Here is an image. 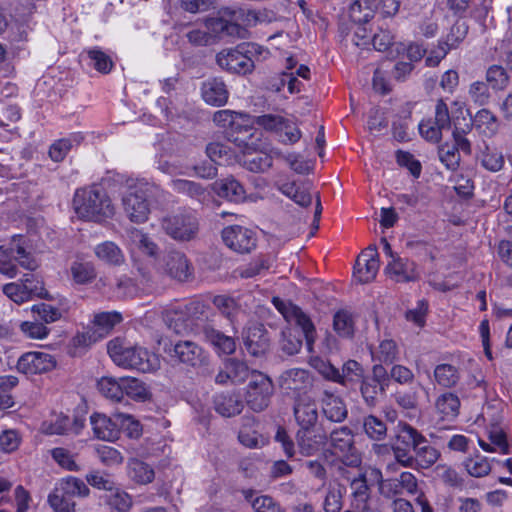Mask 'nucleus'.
Instances as JSON below:
<instances>
[{"mask_svg": "<svg viewBox=\"0 0 512 512\" xmlns=\"http://www.w3.org/2000/svg\"><path fill=\"white\" fill-rule=\"evenodd\" d=\"M231 142L239 150V163L252 172H264L272 165V157L267 152V144L260 139V133L236 136Z\"/></svg>", "mask_w": 512, "mask_h": 512, "instance_id": "7ed1b4c3", "label": "nucleus"}, {"mask_svg": "<svg viewBox=\"0 0 512 512\" xmlns=\"http://www.w3.org/2000/svg\"><path fill=\"white\" fill-rule=\"evenodd\" d=\"M206 154L210 161L218 165H231L239 162V155L228 145L221 142L209 143Z\"/></svg>", "mask_w": 512, "mask_h": 512, "instance_id": "473e14b6", "label": "nucleus"}, {"mask_svg": "<svg viewBox=\"0 0 512 512\" xmlns=\"http://www.w3.org/2000/svg\"><path fill=\"white\" fill-rule=\"evenodd\" d=\"M93 251L96 258L108 266H121L126 261L123 251L113 241L101 242L94 247Z\"/></svg>", "mask_w": 512, "mask_h": 512, "instance_id": "bb28decb", "label": "nucleus"}, {"mask_svg": "<svg viewBox=\"0 0 512 512\" xmlns=\"http://www.w3.org/2000/svg\"><path fill=\"white\" fill-rule=\"evenodd\" d=\"M205 26L210 35V41L213 38H222L225 36L245 38L247 34V30L242 26L224 18H210L206 21Z\"/></svg>", "mask_w": 512, "mask_h": 512, "instance_id": "412c9836", "label": "nucleus"}, {"mask_svg": "<svg viewBox=\"0 0 512 512\" xmlns=\"http://www.w3.org/2000/svg\"><path fill=\"white\" fill-rule=\"evenodd\" d=\"M333 453L350 466H358L361 463L360 454L353 446V435L347 428L335 430L330 436Z\"/></svg>", "mask_w": 512, "mask_h": 512, "instance_id": "9b49d317", "label": "nucleus"}, {"mask_svg": "<svg viewBox=\"0 0 512 512\" xmlns=\"http://www.w3.org/2000/svg\"><path fill=\"white\" fill-rule=\"evenodd\" d=\"M363 428L368 437L374 440H382L387 434L386 424L374 415L364 418Z\"/></svg>", "mask_w": 512, "mask_h": 512, "instance_id": "e2e57ef3", "label": "nucleus"}, {"mask_svg": "<svg viewBox=\"0 0 512 512\" xmlns=\"http://www.w3.org/2000/svg\"><path fill=\"white\" fill-rule=\"evenodd\" d=\"M70 273L74 283L86 285L96 278L95 266L91 262L75 261L71 264Z\"/></svg>", "mask_w": 512, "mask_h": 512, "instance_id": "09e8293b", "label": "nucleus"}, {"mask_svg": "<svg viewBox=\"0 0 512 512\" xmlns=\"http://www.w3.org/2000/svg\"><path fill=\"white\" fill-rule=\"evenodd\" d=\"M73 209L80 219L95 223H103L115 214L110 196L98 185L77 189L73 197Z\"/></svg>", "mask_w": 512, "mask_h": 512, "instance_id": "f257e3e1", "label": "nucleus"}, {"mask_svg": "<svg viewBox=\"0 0 512 512\" xmlns=\"http://www.w3.org/2000/svg\"><path fill=\"white\" fill-rule=\"evenodd\" d=\"M123 396L138 402H145L151 398V392L146 384L137 378L122 377Z\"/></svg>", "mask_w": 512, "mask_h": 512, "instance_id": "79ce46f5", "label": "nucleus"}, {"mask_svg": "<svg viewBox=\"0 0 512 512\" xmlns=\"http://www.w3.org/2000/svg\"><path fill=\"white\" fill-rule=\"evenodd\" d=\"M294 416L303 430L308 431L315 425L318 419L317 406L314 400L307 394L297 397L294 405Z\"/></svg>", "mask_w": 512, "mask_h": 512, "instance_id": "6ab92c4d", "label": "nucleus"}, {"mask_svg": "<svg viewBox=\"0 0 512 512\" xmlns=\"http://www.w3.org/2000/svg\"><path fill=\"white\" fill-rule=\"evenodd\" d=\"M51 456L60 467L67 471L77 472L81 470L75 460V455L65 448L56 447L52 449Z\"/></svg>", "mask_w": 512, "mask_h": 512, "instance_id": "052dcab7", "label": "nucleus"}, {"mask_svg": "<svg viewBox=\"0 0 512 512\" xmlns=\"http://www.w3.org/2000/svg\"><path fill=\"white\" fill-rule=\"evenodd\" d=\"M213 404L215 411L223 417H234L240 414L244 408L240 396L232 392L216 394Z\"/></svg>", "mask_w": 512, "mask_h": 512, "instance_id": "393cba45", "label": "nucleus"}, {"mask_svg": "<svg viewBox=\"0 0 512 512\" xmlns=\"http://www.w3.org/2000/svg\"><path fill=\"white\" fill-rule=\"evenodd\" d=\"M54 490L71 499L73 497L85 498L90 494V489L86 483L74 476H66L60 479L55 484Z\"/></svg>", "mask_w": 512, "mask_h": 512, "instance_id": "2f4dec72", "label": "nucleus"}, {"mask_svg": "<svg viewBox=\"0 0 512 512\" xmlns=\"http://www.w3.org/2000/svg\"><path fill=\"white\" fill-rule=\"evenodd\" d=\"M440 456L439 451L430 445H419L414 450L415 467L427 469L434 465Z\"/></svg>", "mask_w": 512, "mask_h": 512, "instance_id": "603ef678", "label": "nucleus"}, {"mask_svg": "<svg viewBox=\"0 0 512 512\" xmlns=\"http://www.w3.org/2000/svg\"><path fill=\"white\" fill-rule=\"evenodd\" d=\"M84 426V421L80 418L70 419L63 414L53 415L50 419L41 424V431L47 435H63L74 433L78 434Z\"/></svg>", "mask_w": 512, "mask_h": 512, "instance_id": "dca6fc26", "label": "nucleus"}, {"mask_svg": "<svg viewBox=\"0 0 512 512\" xmlns=\"http://www.w3.org/2000/svg\"><path fill=\"white\" fill-rule=\"evenodd\" d=\"M204 337L218 354L230 355L236 350L234 338L227 336L214 328L206 327L204 329Z\"/></svg>", "mask_w": 512, "mask_h": 512, "instance_id": "72a5a7b5", "label": "nucleus"}, {"mask_svg": "<svg viewBox=\"0 0 512 512\" xmlns=\"http://www.w3.org/2000/svg\"><path fill=\"white\" fill-rule=\"evenodd\" d=\"M379 270L378 252L375 246H369L358 257L354 268V276L360 283H368L375 279Z\"/></svg>", "mask_w": 512, "mask_h": 512, "instance_id": "2eb2a0df", "label": "nucleus"}, {"mask_svg": "<svg viewBox=\"0 0 512 512\" xmlns=\"http://www.w3.org/2000/svg\"><path fill=\"white\" fill-rule=\"evenodd\" d=\"M473 125L481 134L489 137L495 135L499 129L497 117L488 109H481L475 114Z\"/></svg>", "mask_w": 512, "mask_h": 512, "instance_id": "37998d69", "label": "nucleus"}, {"mask_svg": "<svg viewBox=\"0 0 512 512\" xmlns=\"http://www.w3.org/2000/svg\"><path fill=\"white\" fill-rule=\"evenodd\" d=\"M311 384L308 371L293 368L285 371L280 377V385L285 390L299 391Z\"/></svg>", "mask_w": 512, "mask_h": 512, "instance_id": "e433bc0d", "label": "nucleus"}, {"mask_svg": "<svg viewBox=\"0 0 512 512\" xmlns=\"http://www.w3.org/2000/svg\"><path fill=\"white\" fill-rule=\"evenodd\" d=\"M254 123L267 131L278 134L282 132L283 125L286 124V118L279 114H264L257 116Z\"/></svg>", "mask_w": 512, "mask_h": 512, "instance_id": "0e129e2a", "label": "nucleus"}, {"mask_svg": "<svg viewBox=\"0 0 512 512\" xmlns=\"http://www.w3.org/2000/svg\"><path fill=\"white\" fill-rule=\"evenodd\" d=\"M344 488L340 484L330 485L323 503L325 512H339L342 509Z\"/></svg>", "mask_w": 512, "mask_h": 512, "instance_id": "4d7b16f0", "label": "nucleus"}, {"mask_svg": "<svg viewBox=\"0 0 512 512\" xmlns=\"http://www.w3.org/2000/svg\"><path fill=\"white\" fill-rule=\"evenodd\" d=\"M397 356V344L391 339L382 340L378 347L372 351L373 359L383 363H393Z\"/></svg>", "mask_w": 512, "mask_h": 512, "instance_id": "5fc2aeb1", "label": "nucleus"}, {"mask_svg": "<svg viewBox=\"0 0 512 512\" xmlns=\"http://www.w3.org/2000/svg\"><path fill=\"white\" fill-rule=\"evenodd\" d=\"M17 383L18 380L15 376L0 377V408L7 409L13 406L14 402L10 391Z\"/></svg>", "mask_w": 512, "mask_h": 512, "instance_id": "338daca9", "label": "nucleus"}, {"mask_svg": "<svg viewBox=\"0 0 512 512\" xmlns=\"http://www.w3.org/2000/svg\"><path fill=\"white\" fill-rule=\"evenodd\" d=\"M253 372L254 371H250L249 367L243 361L230 358L224 362L223 369L217 373L215 382L221 385L229 382L232 384H240L248 378L251 379Z\"/></svg>", "mask_w": 512, "mask_h": 512, "instance_id": "f3484780", "label": "nucleus"}, {"mask_svg": "<svg viewBox=\"0 0 512 512\" xmlns=\"http://www.w3.org/2000/svg\"><path fill=\"white\" fill-rule=\"evenodd\" d=\"M170 187L174 192L186 195L198 201H201L206 194V189L200 183L187 179L173 178L170 181Z\"/></svg>", "mask_w": 512, "mask_h": 512, "instance_id": "c03bdc74", "label": "nucleus"}, {"mask_svg": "<svg viewBox=\"0 0 512 512\" xmlns=\"http://www.w3.org/2000/svg\"><path fill=\"white\" fill-rule=\"evenodd\" d=\"M148 191L149 187L146 183L138 182L129 185L122 197L123 209L134 223H144L148 220L150 214Z\"/></svg>", "mask_w": 512, "mask_h": 512, "instance_id": "39448f33", "label": "nucleus"}, {"mask_svg": "<svg viewBox=\"0 0 512 512\" xmlns=\"http://www.w3.org/2000/svg\"><path fill=\"white\" fill-rule=\"evenodd\" d=\"M130 252L133 259L137 253L155 258L158 255L159 247L147 233L135 229L130 233Z\"/></svg>", "mask_w": 512, "mask_h": 512, "instance_id": "a878e982", "label": "nucleus"}, {"mask_svg": "<svg viewBox=\"0 0 512 512\" xmlns=\"http://www.w3.org/2000/svg\"><path fill=\"white\" fill-rule=\"evenodd\" d=\"M222 238L225 244L239 253H247L255 246L254 233L242 226H229L223 229Z\"/></svg>", "mask_w": 512, "mask_h": 512, "instance_id": "ddd939ff", "label": "nucleus"}, {"mask_svg": "<svg viewBox=\"0 0 512 512\" xmlns=\"http://www.w3.org/2000/svg\"><path fill=\"white\" fill-rule=\"evenodd\" d=\"M172 356L185 365L201 369L204 376H210L213 372L210 368L208 355L194 342L180 341L176 343Z\"/></svg>", "mask_w": 512, "mask_h": 512, "instance_id": "1a4fd4ad", "label": "nucleus"}, {"mask_svg": "<svg viewBox=\"0 0 512 512\" xmlns=\"http://www.w3.org/2000/svg\"><path fill=\"white\" fill-rule=\"evenodd\" d=\"M213 121L217 126L222 128H231L239 132L244 128V131L248 132L249 116L247 114L231 110H219L214 113Z\"/></svg>", "mask_w": 512, "mask_h": 512, "instance_id": "c85d7f7f", "label": "nucleus"}, {"mask_svg": "<svg viewBox=\"0 0 512 512\" xmlns=\"http://www.w3.org/2000/svg\"><path fill=\"white\" fill-rule=\"evenodd\" d=\"M100 393L115 402H120L123 399L122 378L102 377L97 383Z\"/></svg>", "mask_w": 512, "mask_h": 512, "instance_id": "de8ad7c7", "label": "nucleus"}, {"mask_svg": "<svg viewBox=\"0 0 512 512\" xmlns=\"http://www.w3.org/2000/svg\"><path fill=\"white\" fill-rule=\"evenodd\" d=\"M273 391L270 378L260 372H253L245 393L247 405L254 411H263L268 407Z\"/></svg>", "mask_w": 512, "mask_h": 512, "instance_id": "0eeeda50", "label": "nucleus"}, {"mask_svg": "<svg viewBox=\"0 0 512 512\" xmlns=\"http://www.w3.org/2000/svg\"><path fill=\"white\" fill-rule=\"evenodd\" d=\"M464 467L470 476L476 478L484 477L491 471L490 461L480 454L467 458L464 461Z\"/></svg>", "mask_w": 512, "mask_h": 512, "instance_id": "3c124183", "label": "nucleus"}, {"mask_svg": "<svg viewBox=\"0 0 512 512\" xmlns=\"http://www.w3.org/2000/svg\"><path fill=\"white\" fill-rule=\"evenodd\" d=\"M308 434L309 430H303V432L298 433L299 448L301 453L307 456L317 452L326 441V436L324 435L315 436L316 439L313 440Z\"/></svg>", "mask_w": 512, "mask_h": 512, "instance_id": "680f3d73", "label": "nucleus"}, {"mask_svg": "<svg viewBox=\"0 0 512 512\" xmlns=\"http://www.w3.org/2000/svg\"><path fill=\"white\" fill-rule=\"evenodd\" d=\"M162 271L179 282L188 281L193 275V267L183 252L170 251L162 260Z\"/></svg>", "mask_w": 512, "mask_h": 512, "instance_id": "f8f14e48", "label": "nucleus"}, {"mask_svg": "<svg viewBox=\"0 0 512 512\" xmlns=\"http://www.w3.org/2000/svg\"><path fill=\"white\" fill-rule=\"evenodd\" d=\"M273 304L288 323L295 324L301 328L306 340L307 349L309 352H312L313 344L316 339V330L309 316L299 307L292 303H286L279 298H273Z\"/></svg>", "mask_w": 512, "mask_h": 512, "instance_id": "6e6552de", "label": "nucleus"}, {"mask_svg": "<svg viewBox=\"0 0 512 512\" xmlns=\"http://www.w3.org/2000/svg\"><path fill=\"white\" fill-rule=\"evenodd\" d=\"M426 438L414 427L406 422L400 421L396 428L395 443L412 448L426 443Z\"/></svg>", "mask_w": 512, "mask_h": 512, "instance_id": "f704fd0d", "label": "nucleus"}, {"mask_svg": "<svg viewBox=\"0 0 512 512\" xmlns=\"http://www.w3.org/2000/svg\"><path fill=\"white\" fill-rule=\"evenodd\" d=\"M421 35L426 38L434 37L438 32V22L434 10L424 12L417 23Z\"/></svg>", "mask_w": 512, "mask_h": 512, "instance_id": "69168bd1", "label": "nucleus"}, {"mask_svg": "<svg viewBox=\"0 0 512 512\" xmlns=\"http://www.w3.org/2000/svg\"><path fill=\"white\" fill-rule=\"evenodd\" d=\"M374 14V5L370 0H351L348 7L349 18L355 23L368 22Z\"/></svg>", "mask_w": 512, "mask_h": 512, "instance_id": "49530a36", "label": "nucleus"}, {"mask_svg": "<svg viewBox=\"0 0 512 512\" xmlns=\"http://www.w3.org/2000/svg\"><path fill=\"white\" fill-rule=\"evenodd\" d=\"M89 65L101 73H109L113 67L111 58L99 48H93L86 52Z\"/></svg>", "mask_w": 512, "mask_h": 512, "instance_id": "13d9d810", "label": "nucleus"}, {"mask_svg": "<svg viewBox=\"0 0 512 512\" xmlns=\"http://www.w3.org/2000/svg\"><path fill=\"white\" fill-rule=\"evenodd\" d=\"M48 503L54 512H75L76 503L54 489L48 496Z\"/></svg>", "mask_w": 512, "mask_h": 512, "instance_id": "774afa93", "label": "nucleus"}, {"mask_svg": "<svg viewBox=\"0 0 512 512\" xmlns=\"http://www.w3.org/2000/svg\"><path fill=\"white\" fill-rule=\"evenodd\" d=\"M163 232L178 242L194 240L199 232V221L194 212L178 210L162 216L159 220Z\"/></svg>", "mask_w": 512, "mask_h": 512, "instance_id": "20e7f679", "label": "nucleus"}, {"mask_svg": "<svg viewBox=\"0 0 512 512\" xmlns=\"http://www.w3.org/2000/svg\"><path fill=\"white\" fill-rule=\"evenodd\" d=\"M90 423L94 435L104 441H114L119 435V423L113 418L107 417L105 414L94 413L90 416Z\"/></svg>", "mask_w": 512, "mask_h": 512, "instance_id": "5701e85b", "label": "nucleus"}, {"mask_svg": "<svg viewBox=\"0 0 512 512\" xmlns=\"http://www.w3.org/2000/svg\"><path fill=\"white\" fill-rule=\"evenodd\" d=\"M99 340L101 339L99 338L97 333L93 329H91V327H87L82 332H78L71 339L70 346L73 349V354L76 355L86 350Z\"/></svg>", "mask_w": 512, "mask_h": 512, "instance_id": "864d4df0", "label": "nucleus"}, {"mask_svg": "<svg viewBox=\"0 0 512 512\" xmlns=\"http://www.w3.org/2000/svg\"><path fill=\"white\" fill-rule=\"evenodd\" d=\"M55 366L54 358L45 352H28L22 355L17 362V369L24 374L45 373Z\"/></svg>", "mask_w": 512, "mask_h": 512, "instance_id": "4468645a", "label": "nucleus"}, {"mask_svg": "<svg viewBox=\"0 0 512 512\" xmlns=\"http://www.w3.org/2000/svg\"><path fill=\"white\" fill-rule=\"evenodd\" d=\"M276 187L283 195L292 199L296 204L302 207L309 206L312 202L310 184L308 183L278 182Z\"/></svg>", "mask_w": 512, "mask_h": 512, "instance_id": "cd10ccee", "label": "nucleus"}, {"mask_svg": "<svg viewBox=\"0 0 512 512\" xmlns=\"http://www.w3.org/2000/svg\"><path fill=\"white\" fill-rule=\"evenodd\" d=\"M214 192L231 202L241 203L247 198L243 185L233 176H229L213 183Z\"/></svg>", "mask_w": 512, "mask_h": 512, "instance_id": "b1692460", "label": "nucleus"}, {"mask_svg": "<svg viewBox=\"0 0 512 512\" xmlns=\"http://www.w3.org/2000/svg\"><path fill=\"white\" fill-rule=\"evenodd\" d=\"M202 97L210 105L222 106L228 100V91L223 81L210 79L202 85Z\"/></svg>", "mask_w": 512, "mask_h": 512, "instance_id": "7c9ffc66", "label": "nucleus"}, {"mask_svg": "<svg viewBox=\"0 0 512 512\" xmlns=\"http://www.w3.org/2000/svg\"><path fill=\"white\" fill-rule=\"evenodd\" d=\"M245 348L252 356H261L269 348V338L262 324L248 326L243 334Z\"/></svg>", "mask_w": 512, "mask_h": 512, "instance_id": "a211bd4d", "label": "nucleus"}, {"mask_svg": "<svg viewBox=\"0 0 512 512\" xmlns=\"http://www.w3.org/2000/svg\"><path fill=\"white\" fill-rule=\"evenodd\" d=\"M477 160L483 168L491 172H497L504 165V156L495 146L483 143L479 148Z\"/></svg>", "mask_w": 512, "mask_h": 512, "instance_id": "c9c22d12", "label": "nucleus"}, {"mask_svg": "<svg viewBox=\"0 0 512 512\" xmlns=\"http://www.w3.org/2000/svg\"><path fill=\"white\" fill-rule=\"evenodd\" d=\"M129 478L140 485H147L155 478V471L148 463L133 458L128 461Z\"/></svg>", "mask_w": 512, "mask_h": 512, "instance_id": "4c0bfd02", "label": "nucleus"}, {"mask_svg": "<svg viewBox=\"0 0 512 512\" xmlns=\"http://www.w3.org/2000/svg\"><path fill=\"white\" fill-rule=\"evenodd\" d=\"M433 375L435 382L444 388L454 387L460 379L458 369L447 363L437 365L434 368Z\"/></svg>", "mask_w": 512, "mask_h": 512, "instance_id": "a18cd8bd", "label": "nucleus"}, {"mask_svg": "<svg viewBox=\"0 0 512 512\" xmlns=\"http://www.w3.org/2000/svg\"><path fill=\"white\" fill-rule=\"evenodd\" d=\"M121 320L122 316L118 312H100L94 315L92 326L90 327L97 333L100 339H103Z\"/></svg>", "mask_w": 512, "mask_h": 512, "instance_id": "ea45409f", "label": "nucleus"}, {"mask_svg": "<svg viewBox=\"0 0 512 512\" xmlns=\"http://www.w3.org/2000/svg\"><path fill=\"white\" fill-rule=\"evenodd\" d=\"M16 262L23 268L34 270L37 264L21 246L5 247L0 246V273L9 278L17 274Z\"/></svg>", "mask_w": 512, "mask_h": 512, "instance_id": "9d476101", "label": "nucleus"}, {"mask_svg": "<svg viewBox=\"0 0 512 512\" xmlns=\"http://www.w3.org/2000/svg\"><path fill=\"white\" fill-rule=\"evenodd\" d=\"M320 401L323 414L328 420L342 422L347 417V408L343 399L330 390H323Z\"/></svg>", "mask_w": 512, "mask_h": 512, "instance_id": "4be33fe9", "label": "nucleus"}, {"mask_svg": "<svg viewBox=\"0 0 512 512\" xmlns=\"http://www.w3.org/2000/svg\"><path fill=\"white\" fill-rule=\"evenodd\" d=\"M384 271L396 282L415 281L419 277L415 263L401 257L390 260Z\"/></svg>", "mask_w": 512, "mask_h": 512, "instance_id": "aec40b11", "label": "nucleus"}, {"mask_svg": "<svg viewBox=\"0 0 512 512\" xmlns=\"http://www.w3.org/2000/svg\"><path fill=\"white\" fill-rule=\"evenodd\" d=\"M490 443L479 439V446L486 452H498L500 454L509 453V445L507 442L506 434L497 426H493L489 432Z\"/></svg>", "mask_w": 512, "mask_h": 512, "instance_id": "a19ab883", "label": "nucleus"}, {"mask_svg": "<svg viewBox=\"0 0 512 512\" xmlns=\"http://www.w3.org/2000/svg\"><path fill=\"white\" fill-rule=\"evenodd\" d=\"M460 400L457 395L446 392L437 397L435 401V410L439 419L451 422L459 414Z\"/></svg>", "mask_w": 512, "mask_h": 512, "instance_id": "c756f323", "label": "nucleus"}, {"mask_svg": "<svg viewBox=\"0 0 512 512\" xmlns=\"http://www.w3.org/2000/svg\"><path fill=\"white\" fill-rule=\"evenodd\" d=\"M259 46L243 43L234 49H224L217 54L218 65L232 73L247 74L254 68V63L248 54L256 53Z\"/></svg>", "mask_w": 512, "mask_h": 512, "instance_id": "423d86ee", "label": "nucleus"}, {"mask_svg": "<svg viewBox=\"0 0 512 512\" xmlns=\"http://www.w3.org/2000/svg\"><path fill=\"white\" fill-rule=\"evenodd\" d=\"M107 351L112 361L119 367L135 369L143 373L160 368V358L146 348L116 338L108 342Z\"/></svg>", "mask_w": 512, "mask_h": 512, "instance_id": "f03ea898", "label": "nucleus"}, {"mask_svg": "<svg viewBox=\"0 0 512 512\" xmlns=\"http://www.w3.org/2000/svg\"><path fill=\"white\" fill-rule=\"evenodd\" d=\"M350 486L354 497V506L364 511L369 498V488L364 474L359 473L357 477L353 478Z\"/></svg>", "mask_w": 512, "mask_h": 512, "instance_id": "8fccbe9b", "label": "nucleus"}, {"mask_svg": "<svg viewBox=\"0 0 512 512\" xmlns=\"http://www.w3.org/2000/svg\"><path fill=\"white\" fill-rule=\"evenodd\" d=\"M333 327L339 336L346 338L351 337L354 333L352 315L344 310L338 311L334 315Z\"/></svg>", "mask_w": 512, "mask_h": 512, "instance_id": "bf43d9fd", "label": "nucleus"}, {"mask_svg": "<svg viewBox=\"0 0 512 512\" xmlns=\"http://www.w3.org/2000/svg\"><path fill=\"white\" fill-rule=\"evenodd\" d=\"M187 310V305L179 304L166 312V324L174 333L183 334L188 330Z\"/></svg>", "mask_w": 512, "mask_h": 512, "instance_id": "58836bf2", "label": "nucleus"}, {"mask_svg": "<svg viewBox=\"0 0 512 512\" xmlns=\"http://www.w3.org/2000/svg\"><path fill=\"white\" fill-rule=\"evenodd\" d=\"M340 385L347 386L350 383H356L363 379L364 370L362 366L355 360H348L342 367L340 372Z\"/></svg>", "mask_w": 512, "mask_h": 512, "instance_id": "6e6d98bb", "label": "nucleus"}]
</instances>
